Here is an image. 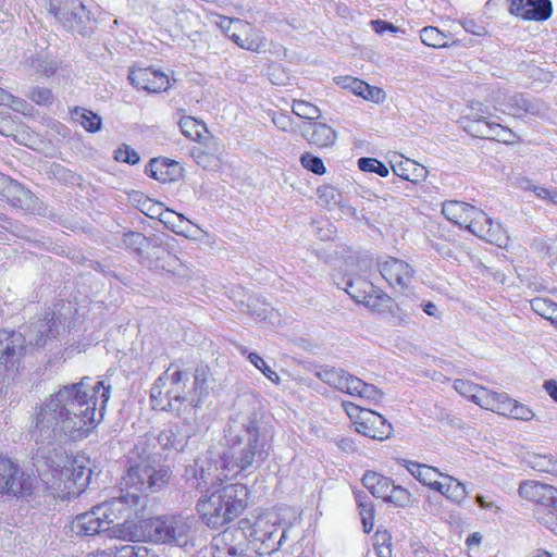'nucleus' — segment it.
<instances>
[{"label":"nucleus","instance_id":"obj_1","mask_svg":"<svg viewBox=\"0 0 557 557\" xmlns=\"http://www.w3.org/2000/svg\"><path fill=\"white\" fill-rule=\"evenodd\" d=\"M111 385L84 377L78 383L62 386L35 408L30 435L36 443L51 444L64 436L81 440L95 428L97 395L102 406L109 400Z\"/></svg>","mask_w":557,"mask_h":557},{"label":"nucleus","instance_id":"obj_2","mask_svg":"<svg viewBox=\"0 0 557 557\" xmlns=\"http://www.w3.org/2000/svg\"><path fill=\"white\" fill-rule=\"evenodd\" d=\"M257 405L255 398H242L239 411L231 420L227 448L222 458L224 467L234 474L265 460L272 447L274 429L257 410Z\"/></svg>","mask_w":557,"mask_h":557},{"label":"nucleus","instance_id":"obj_3","mask_svg":"<svg viewBox=\"0 0 557 557\" xmlns=\"http://www.w3.org/2000/svg\"><path fill=\"white\" fill-rule=\"evenodd\" d=\"M60 334V321L54 312H46L42 318L34 319L26 334L0 330V380L8 371L18 369L26 351V338L37 348L46 347Z\"/></svg>","mask_w":557,"mask_h":557},{"label":"nucleus","instance_id":"obj_4","mask_svg":"<svg viewBox=\"0 0 557 557\" xmlns=\"http://www.w3.org/2000/svg\"><path fill=\"white\" fill-rule=\"evenodd\" d=\"M188 374L181 370L169 368L153 384L150 391V399L153 409L178 410L180 406L187 401L196 408L201 403L203 382L199 375H195L194 388H187Z\"/></svg>","mask_w":557,"mask_h":557},{"label":"nucleus","instance_id":"obj_5","mask_svg":"<svg viewBox=\"0 0 557 557\" xmlns=\"http://www.w3.org/2000/svg\"><path fill=\"white\" fill-rule=\"evenodd\" d=\"M246 533L249 553L252 557H261L275 553L287 539V529H281V518L275 511H265L257 517L239 520Z\"/></svg>","mask_w":557,"mask_h":557},{"label":"nucleus","instance_id":"obj_6","mask_svg":"<svg viewBox=\"0 0 557 557\" xmlns=\"http://www.w3.org/2000/svg\"><path fill=\"white\" fill-rule=\"evenodd\" d=\"M196 519L191 515H165L141 520V542L194 546Z\"/></svg>","mask_w":557,"mask_h":557},{"label":"nucleus","instance_id":"obj_7","mask_svg":"<svg viewBox=\"0 0 557 557\" xmlns=\"http://www.w3.org/2000/svg\"><path fill=\"white\" fill-rule=\"evenodd\" d=\"M248 490H214L198 504L202 521L219 529L237 518L247 507Z\"/></svg>","mask_w":557,"mask_h":557},{"label":"nucleus","instance_id":"obj_8","mask_svg":"<svg viewBox=\"0 0 557 557\" xmlns=\"http://www.w3.org/2000/svg\"><path fill=\"white\" fill-rule=\"evenodd\" d=\"M137 502L138 496L129 493L114 497L112 500L96 507L91 512L79 515L73 528L76 534L84 536L104 532L108 530V525L113 522L111 517L113 511L122 512L124 508L135 506Z\"/></svg>","mask_w":557,"mask_h":557},{"label":"nucleus","instance_id":"obj_9","mask_svg":"<svg viewBox=\"0 0 557 557\" xmlns=\"http://www.w3.org/2000/svg\"><path fill=\"white\" fill-rule=\"evenodd\" d=\"M315 375L323 383L351 396H358L375 403L383 398V393L376 386L335 367H320Z\"/></svg>","mask_w":557,"mask_h":557},{"label":"nucleus","instance_id":"obj_10","mask_svg":"<svg viewBox=\"0 0 557 557\" xmlns=\"http://www.w3.org/2000/svg\"><path fill=\"white\" fill-rule=\"evenodd\" d=\"M48 12L67 32L87 36L92 32L89 11L81 0H49Z\"/></svg>","mask_w":557,"mask_h":557},{"label":"nucleus","instance_id":"obj_11","mask_svg":"<svg viewBox=\"0 0 557 557\" xmlns=\"http://www.w3.org/2000/svg\"><path fill=\"white\" fill-rule=\"evenodd\" d=\"M496 111L510 114L515 117L525 115L544 116L548 106L541 99L525 94H513L508 96L504 90L493 91L490 98Z\"/></svg>","mask_w":557,"mask_h":557},{"label":"nucleus","instance_id":"obj_12","mask_svg":"<svg viewBox=\"0 0 557 557\" xmlns=\"http://www.w3.org/2000/svg\"><path fill=\"white\" fill-rule=\"evenodd\" d=\"M371 495L366 493V491L360 490L356 493V502L358 504L359 513L361 517V522L363 527V531L366 533H370L373 530L374 525V504L372 502V497L382 498L386 503H392L398 507H405L409 503H411V494L409 490H391V493L387 494V490H368Z\"/></svg>","mask_w":557,"mask_h":557},{"label":"nucleus","instance_id":"obj_13","mask_svg":"<svg viewBox=\"0 0 557 557\" xmlns=\"http://www.w3.org/2000/svg\"><path fill=\"white\" fill-rule=\"evenodd\" d=\"M246 533L239 521L212 539L211 554L213 557H252L249 553Z\"/></svg>","mask_w":557,"mask_h":557},{"label":"nucleus","instance_id":"obj_14","mask_svg":"<svg viewBox=\"0 0 557 557\" xmlns=\"http://www.w3.org/2000/svg\"><path fill=\"white\" fill-rule=\"evenodd\" d=\"M466 228L479 238L498 247H506L509 240V236L502 225L491 220L485 212L478 208L476 213L471 214Z\"/></svg>","mask_w":557,"mask_h":557},{"label":"nucleus","instance_id":"obj_15","mask_svg":"<svg viewBox=\"0 0 557 557\" xmlns=\"http://www.w3.org/2000/svg\"><path fill=\"white\" fill-rule=\"evenodd\" d=\"M13 207L20 208L24 211L47 215L55 220V214L48 213L47 208H42L40 200L29 190L26 189L18 182L10 178L7 190L3 194Z\"/></svg>","mask_w":557,"mask_h":557},{"label":"nucleus","instance_id":"obj_16","mask_svg":"<svg viewBox=\"0 0 557 557\" xmlns=\"http://www.w3.org/2000/svg\"><path fill=\"white\" fill-rule=\"evenodd\" d=\"M508 11L524 21L542 22L552 16L550 0H509Z\"/></svg>","mask_w":557,"mask_h":557},{"label":"nucleus","instance_id":"obj_17","mask_svg":"<svg viewBox=\"0 0 557 557\" xmlns=\"http://www.w3.org/2000/svg\"><path fill=\"white\" fill-rule=\"evenodd\" d=\"M379 270L389 285L400 289H406L410 285L414 273L409 263L392 257L379 262Z\"/></svg>","mask_w":557,"mask_h":557},{"label":"nucleus","instance_id":"obj_18","mask_svg":"<svg viewBox=\"0 0 557 557\" xmlns=\"http://www.w3.org/2000/svg\"><path fill=\"white\" fill-rule=\"evenodd\" d=\"M407 470L424 487H450L456 484L457 487H465L457 479L440 472L436 468L426 465L409 462Z\"/></svg>","mask_w":557,"mask_h":557},{"label":"nucleus","instance_id":"obj_19","mask_svg":"<svg viewBox=\"0 0 557 557\" xmlns=\"http://www.w3.org/2000/svg\"><path fill=\"white\" fill-rule=\"evenodd\" d=\"M34 474L12 459L0 455V487H32Z\"/></svg>","mask_w":557,"mask_h":557},{"label":"nucleus","instance_id":"obj_20","mask_svg":"<svg viewBox=\"0 0 557 557\" xmlns=\"http://www.w3.org/2000/svg\"><path fill=\"white\" fill-rule=\"evenodd\" d=\"M356 431L370 438L384 440L389 437L393 428L381 414L369 410L363 412L361 421H356Z\"/></svg>","mask_w":557,"mask_h":557},{"label":"nucleus","instance_id":"obj_21","mask_svg":"<svg viewBox=\"0 0 557 557\" xmlns=\"http://www.w3.org/2000/svg\"><path fill=\"white\" fill-rule=\"evenodd\" d=\"M146 262L149 269L154 271L174 272L180 265L178 258L159 243L151 245L146 255Z\"/></svg>","mask_w":557,"mask_h":557},{"label":"nucleus","instance_id":"obj_22","mask_svg":"<svg viewBox=\"0 0 557 557\" xmlns=\"http://www.w3.org/2000/svg\"><path fill=\"white\" fill-rule=\"evenodd\" d=\"M300 133L306 140L318 147H330L337 139V133L325 123H306Z\"/></svg>","mask_w":557,"mask_h":557},{"label":"nucleus","instance_id":"obj_23","mask_svg":"<svg viewBox=\"0 0 557 557\" xmlns=\"http://www.w3.org/2000/svg\"><path fill=\"white\" fill-rule=\"evenodd\" d=\"M160 222L168 225L175 234L189 239H199V235L202 233V230L198 225L173 211L166 212L163 219H160Z\"/></svg>","mask_w":557,"mask_h":557},{"label":"nucleus","instance_id":"obj_24","mask_svg":"<svg viewBox=\"0 0 557 557\" xmlns=\"http://www.w3.org/2000/svg\"><path fill=\"white\" fill-rule=\"evenodd\" d=\"M442 213L447 220L466 227L471 214L476 213V208L467 202L450 200L443 203Z\"/></svg>","mask_w":557,"mask_h":557},{"label":"nucleus","instance_id":"obj_25","mask_svg":"<svg viewBox=\"0 0 557 557\" xmlns=\"http://www.w3.org/2000/svg\"><path fill=\"white\" fill-rule=\"evenodd\" d=\"M178 170L177 162L165 158H154L146 166V173L162 183L173 181Z\"/></svg>","mask_w":557,"mask_h":557},{"label":"nucleus","instance_id":"obj_26","mask_svg":"<svg viewBox=\"0 0 557 557\" xmlns=\"http://www.w3.org/2000/svg\"><path fill=\"white\" fill-rule=\"evenodd\" d=\"M344 290L357 302L362 304L370 293H376L375 286L363 277H348L344 280Z\"/></svg>","mask_w":557,"mask_h":557},{"label":"nucleus","instance_id":"obj_27","mask_svg":"<svg viewBox=\"0 0 557 557\" xmlns=\"http://www.w3.org/2000/svg\"><path fill=\"white\" fill-rule=\"evenodd\" d=\"M141 88L149 92H161L170 88V79L163 72L152 67L141 69Z\"/></svg>","mask_w":557,"mask_h":557},{"label":"nucleus","instance_id":"obj_28","mask_svg":"<svg viewBox=\"0 0 557 557\" xmlns=\"http://www.w3.org/2000/svg\"><path fill=\"white\" fill-rule=\"evenodd\" d=\"M393 171L397 176L412 183L422 182L428 176L425 168L410 159H406L405 161L397 163L393 166Z\"/></svg>","mask_w":557,"mask_h":557},{"label":"nucleus","instance_id":"obj_29","mask_svg":"<svg viewBox=\"0 0 557 557\" xmlns=\"http://www.w3.org/2000/svg\"><path fill=\"white\" fill-rule=\"evenodd\" d=\"M516 400L505 393L490 392L488 397L483 399V407L503 416L511 417Z\"/></svg>","mask_w":557,"mask_h":557},{"label":"nucleus","instance_id":"obj_30","mask_svg":"<svg viewBox=\"0 0 557 557\" xmlns=\"http://www.w3.org/2000/svg\"><path fill=\"white\" fill-rule=\"evenodd\" d=\"M214 24L234 42L239 40V33L250 30L248 23L239 18H231L223 15H215Z\"/></svg>","mask_w":557,"mask_h":557},{"label":"nucleus","instance_id":"obj_31","mask_svg":"<svg viewBox=\"0 0 557 557\" xmlns=\"http://www.w3.org/2000/svg\"><path fill=\"white\" fill-rule=\"evenodd\" d=\"M454 388L461 396L469 398L474 404L483 407V399L488 397L491 391L466 380H455Z\"/></svg>","mask_w":557,"mask_h":557},{"label":"nucleus","instance_id":"obj_32","mask_svg":"<svg viewBox=\"0 0 557 557\" xmlns=\"http://www.w3.org/2000/svg\"><path fill=\"white\" fill-rule=\"evenodd\" d=\"M518 492L521 497L534 500L540 506L548 509V515L550 516V519H545L544 517L539 516V520H542L544 523L549 524L552 522L550 520L557 517V496L552 494L549 496H542L541 499H537L536 494L539 490H518Z\"/></svg>","mask_w":557,"mask_h":557},{"label":"nucleus","instance_id":"obj_33","mask_svg":"<svg viewBox=\"0 0 557 557\" xmlns=\"http://www.w3.org/2000/svg\"><path fill=\"white\" fill-rule=\"evenodd\" d=\"M25 64L35 73L42 74L47 77L52 76L59 69V62L44 55L29 57L25 60Z\"/></svg>","mask_w":557,"mask_h":557},{"label":"nucleus","instance_id":"obj_34","mask_svg":"<svg viewBox=\"0 0 557 557\" xmlns=\"http://www.w3.org/2000/svg\"><path fill=\"white\" fill-rule=\"evenodd\" d=\"M72 117L79 122L82 126L90 133H96L101 128V117L84 108L75 107L71 110Z\"/></svg>","mask_w":557,"mask_h":557},{"label":"nucleus","instance_id":"obj_35","mask_svg":"<svg viewBox=\"0 0 557 557\" xmlns=\"http://www.w3.org/2000/svg\"><path fill=\"white\" fill-rule=\"evenodd\" d=\"M235 44L242 49L253 52H260L267 47V40L262 34L251 27L247 33H239V40L235 41Z\"/></svg>","mask_w":557,"mask_h":557},{"label":"nucleus","instance_id":"obj_36","mask_svg":"<svg viewBox=\"0 0 557 557\" xmlns=\"http://www.w3.org/2000/svg\"><path fill=\"white\" fill-rule=\"evenodd\" d=\"M463 128L473 137L487 139L492 121H488L483 114H475L473 119L463 121Z\"/></svg>","mask_w":557,"mask_h":557},{"label":"nucleus","instance_id":"obj_37","mask_svg":"<svg viewBox=\"0 0 557 557\" xmlns=\"http://www.w3.org/2000/svg\"><path fill=\"white\" fill-rule=\"evenodd\" d=\"M178 125L183 135L195 141L200 140L202 134L207 133L205 124L191 116L182 117Z\"/></svg>","mask_w":557,"mask_h":557},{"label":"nucleus","instance_id":"obj_38","mask_svg":"<svg viewBox=\"0 0 557 557\" xmlns=\"http://www.w3.org/2000/svg\"><path fill=\"white\" fill-rule=\"evenodd\" d=\"M114 536L132 543L139 542V524L135 520H125L121 524L114 525Z\"/></svg>","mask_w":557,"mask_h":557},{"label":"nucleus","instance_id":"obj_39","mask_svg":"<svg viewBox=\"0 0 557 557\" xmlns=\"http://www.w3.org/2000/svg\"><path fill=\"white\" fill-rule=\"evenodd\" d=\"M342 201V194L331 185H323L318 188V202L321 206L332 209Z\"/></svg>","mask_w":557,"mask_h":557},{"label":"nucleus","instance_id":"obj_40","mask_svg":"<svg viewBox=\"0 0 557 557\" xmlns=\"http://www.w3.org/2000/svg\"><path fill=\"white\" fill-rule=\"evenodd\" d=\"M531 308L535 313L549 321L557 315V304L547 298L532 299Z\"/></svg>","mask_w":557,"mask_h":557},{"label":"nucleus","instance_id":"obj_41","mask_svg":"<svg viewBox=\"0 0 557 557\" xmlns=\"http://www.w3.org/2000/svg\"><path fill=\"white\" fill-rule=\"evenodd\" d=\"M392 299L385 293L376 289V293H370L362 302L367 308L374 312L386 311L391 306Z\"/></svg>","mask_w":557,"mask_h":557},{"label":"nucleus","instance_id":"obj_42","mask_svg":"<svg viewBox=\"0 0 557 557\" xmlns=\"http://www.w3.org/2000/svg\"><path fill=\"white\" fill-rule=\"evenodd\" d=\"M292 110L297 116L310 121L318 120L321 116L320 109L305 100H294Z\"/></svg>","mask_w":557,"mask_h":557},{"label":"nucleus","instance_id":"obj_43","mask_svg":"<svg viewBox=\"0 0 557 557\" xmlns=\"http://www.w3.org/2000/svg\"><path fill=\"white\" fill-rule=\"evenodd\" d=\"M421 41L430 47L441 48L447 44L446 36L435 27H424L420 32Z\"/></svg>","mask_w":557,"mask_h":557},{"label":"nucleus","instance_id":"obj_44","mask_svg":"<svg viewBox=\"0 0 557 557\" xmlns=\"http://www.w3.org/2000/svg\"><path fill=\"white\" fill-rule=\"evenodd\" d=\"M25 96L38 106H51L54 100L51 89L41 86L30 87Z\"/></svg>","mask_w":557,"mask_h":557},{"label":"nucleus","instance_id":"obj_45","mask_svg":"<svg viewBox=\"0 0 557 557\" xmlns=\"http://www.w3.org/2000/svg\"><path fill=\"white\" fill-rule=\"evenodd\" d=\"M145 473L149 478V487H161L170 483L171 470L169 467L162 466L159 469L148 468Z\"/></svg>","mask_w":557,"mask_h":557},{"label":"nucleus","instance_id":"obj_46","mask_svg":"<svg viewBox=\"0 0 557 557\" xmlns=\"http://www.w3.org/2000/svg\"><path fill=\"white\" fill-rule=\"evenodd\" d=\"M91 479V470L81 465L78 459L75 458L73 461V469L71 473V480L77 487H86L89 485Z\"/></svg>","mask_w":557,"mask_h":557},{"label":"nucleus","instance_id":"obj_47","mask_svg":"<svg viewBox=\"0 0 557 557\" xmlns=\"http://www.w3.org/2000/svg\"><path fill=\"white\" fill-rule=\"evenodd\" d=\"M516 138L517 136L511 129L499 123L492 122L487 139L504 144H511L515 143Z\"/></svg>","mask_w":557,"mask_h":557},{"label":"nucleus","instance_id":"obj_48","mask_svg":"<svg viewBox=\"0 0 557 557\" xmlns=\"http://www.w3.org/2000/svg\"><path fill=\"white\" fill-rule=\"evenodd\" d=\"M361 481L363 487H388L389 485L393 487H401V485L392 482L389 478L373 471H367Z\"/></svg>","mask_w":557,"mask_h":557},{"label":"nucleus","instance_id":"obj_49","mask_svg":"<svg viewBox=\"0 0 557 557\" xmlns=\"http://www.w3.org/2000/svg\"><path fill=\"white\" fill-rule=\"evenodd\" d=\"M392 536L387 531L377 530L374 535V548L379 557H392Z\"/></svg>","mask_w":557,"mask_h":557},{"label":"nucleus","instance_id":"obj_50","mask_svg":"<svg viewBox=\"0 0 557 557\" xmlns=\"http://www.w3.org/2000/svg\"><path fill=\"white\" fill-rule=\"evenodd\" d=\"M154 441L160 445L163 449L177 448L181 444V441L177 438V435L174 431L173 425H168L163 430H161L158 435L154 437Z\"/></svg>","mask_w":557,"mask_h":557},{"label":"nucleus","instance_id":"obj_51","mask_svg":"<svg viewBox=\"0 0 557 557\" xmlns=\"http://www.w3.org/2000/svg\"><path fill=\"white\" fill-rule=\"evenodd\" d=\"M358 166L363 172H373L382 177H386L389 173L387 166L374 158H360Z\"/></svg>","mask_w":557,"mask_h":557},{"label":"nucleus","instance_id":"obj_52","mask_svg":"<svg viewBox=\"0 0 557 557\" xmlns=\"http://www.w3.org/2000/svg\"><path fill=\"white\" fill-rule=\"evenodd\" d=\"M248 359L249 361L257 368L259 369L270 381H272L273 383H276L278 384L280 382V376L277 375V373L275 371H273L268 364L267 362L263 360L262 357H260L258 354L256 352H250L248 355Z\"/></svg>","mask_w":557,"mask_h":557},{"label":"nucleus","instance_id":"obj_53","mask_svg":"<svg viewBox=\"0 0 557 557\" xmlns=\"http://www.w3.org/2000/svg\"><path fill=\"white\" fill-rule=\"evenodd\" d=\"M300 163L305 169L313 172L314 174L322 175L325 173L323 161L311 153H304L300 158Z\"/></svg>","mask_w":557,"mask_h":557},{"label":"nucleus","instance_id":"obj_54","mask_svg":"<svg viewBox=\"0 0 557 557\" xmlns=\"http://www.w3.org/2000/svg\"><path fill=\"white\" fill-rule=\"evenodd\" d=\"M114 159L119 162L136 164L139 161L138 153L127 145H123L114 150Z\"/></svg>","mask_w":557,"mask_h":557},{"label":"nucleus","instance_id":"obj_55","mask_svg":"<svg viewBox=\"0 0 557 557\" xmlns=\"http://www.w3.org/2000/svg\"><path fill=\"white\" fill-rule=\"evenodd\" d=\"M272 122L278 129H281L283 132H294L295 131L294 122H293L290 115H288L285 112H274L272 114Z\"/></svg>","mask_w":557,"mask_h":557},{"label":"nucleus","instance_id":"obj_56","mask_svg":"<svg viewBox=\"0 0 557 557\" xmlns=\"http://www.w3.org/2000/svg\"><path fill=\"white\" fill-rule=\"evenodd\" d=\"M363 99L374 103H381L386 99V94L382 88L368 84Z\"/></svg>","mask_w":557,"mask_h":557},{"label":"nucleus","instance_id":"obj_57","mask_svg":"<svg viewBox=\"0 0 557 557\" xmlns=\"http://www.w3.org/2000/svg\"><path fill=\"white\" fill-rule=\"evenodd\" d=\"M534 413L530 408H528L525 405L520 404L516 400L513 410L510 418L517 419V420H523L529 421L533 418Z\"/></svg>","mask_w":557,"mask_h":557},{"label":"nucleus","instance_id":"obj_58","mask_svg":"<svg viewBox=\"0 0 557 557\" xmlns=\"http://www.w3.org/2000/svg\"><path fill=\"white\" fill-rule=\"evenodd\" d=\"M345 82H347L345 85L346 88H349L355 95L363 98L368 86L366 82L352 77L345 78Z\"/></svg>","mask_w":557,"mask_h":557},{"label":"nucleus","instance_id":"obj_59","mask_svg":"<svg viewBox=\"0 0 557 557\" xmlns=\"http://www.w3.org/2000/svg\"><path fill=\"white\" fill-rule=\"evenodd\" d=\"M34 490H0L1 498L16 497L28 499L33 495Z\"/></svg>","mask_w":557,"mask_h":557},{"label":"nucleus","instance_id":"obj_60","mask_svg":"<svg viewBox=\"0 0 557 557\" xmlns=\"http://www.w3.org/2000/svg\"><path fill=\"white\" fill-rule=\"evenodd\" d=\"M259 302H260V301H259V299H258V298H250V299H249V304L247 305V307H248V311H249V313H250L251 315H253V317H256V318H258V319H261V320H262V319H265V318H267V313H268V308H267V307H268V306H265V305L263 304L264 308H262V309H258V308H257V305H258Z\"/></svg>","mask_w":557,"mask_h":557},{"label":"nucleus","instance_id":"obj_61","mask_svg":"<svg viewBox=\"0 0 557 557\" xmlns=\"http://www.w3.org/2000/svg\"><path fill=\"white\" fill-rule=\"evenodd\" d=\"M343 407L350 418L357 419L356 421H361V416H363V412L369 411L360 408L359 406L350 401H344Z\"/></svg>","mask_w":557,"mask_h":557},{"label":"nucleus","instance_id":"obj_62","mask_svg":"<svg viewBox=\"0 0 557 557\" xmlns=\"http://www.w3.org/2000/svg\"><path fill=\"white\" fill-rule=\"evenodd\" d=\"M138 238H139V234L135 233V232H129L127 234H124L123 244H124L125 248L131 249L134 252H138L139 251Z\"/></svg>","mask_w":557,"mask_h":557},{"label":"nucleus","instance_id":"obj_63","mask_svg":"<svg viewBox=\"0 0 557 557\" xmlns=\"http://www.w3.org/2000/svg\"><path fill=\"white\" fill-rule=\"evenodd\" d=\"M533 193L541 199H549L553 202H557V190L547 189L542 186H534Z\"/></svg>","mask_w":557,"mask_h":557},{"label":"nucleus","instance_id":"obj_64","mask_svg":"<svg viewBox=\"0 0 557 557\" xmlns=\"http://www.w3.org/2000/svg\"><path fill=\"white\" fill-rule=\"evenodd\" d=\"M115 557H138L136 545H123L121 547H115Z\"/></svg>","mask_w":557,"mask_h":557}]
</instances>
